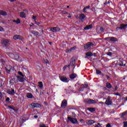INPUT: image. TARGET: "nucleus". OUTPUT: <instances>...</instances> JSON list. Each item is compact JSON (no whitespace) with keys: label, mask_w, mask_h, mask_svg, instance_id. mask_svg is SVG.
<instances>
[{"label":"nucleus","mask_w":127,"mask_h":127,"mask_svg":"<svg viewBox=\"0 0 127 127\" xmlns=\"http://www.w3.org/2000/svg\"><path fill=\"white\" fill-rule=\"evenodd\" d=\"M67 120L70 122L71 124H73V125H79V123H78V120L76 118H73L71 117H68Z\"/></svg>","instance_id":"nucleus-3"},{"label":"nucleus","mask_w":127,"mask_h":127,"mask_svg":"<svg viewBox=\"0 0 127 127\" xmlns=\"http://www.w3.org/2000/svg\"><path fill=\"white\" fill-rule=\"evenodd\" d=\"M81 86L84 87V89H90V87H89V85L88 84V83L85 82V84H81Z\"/></svg>","instance_id":"nucleus-21"},{"label":"nucleus","mask_w":127,"mask_h":127,"mask_svg":"<svg viewBox=\"0 0 127 127\" xmlns=\"http://www.w3.org/2000/svg\"><path fill=\"white\" fill-rule=\"evenodd\" d=\"M8 108H9V109H10L11 110H14V108H13V106L10 105L8 106Z\"/></svg>","instance_id":"nucleus-43"},{"label":"nucleus","mask_w":127,"mask_h":127,"mask_svg":"<svg viewBox=\"0 0 127 127\" xmlns=\"http://www.w3.org/2000/svg\"><path fill=\"white\" fill-rule=\"evenodd\" d=\"M19 109V108H18V109H15V108H14L13 110L15 113L18 112V110Z\"/></svg>","instance_id":"nucleus-50"},{"label":"nucleus","mask_w":127,"mask_h":127,"mask_svg":"<svg viewBox=\"0 0 127 127\" xmlns=\"http://www.w3.org/2000/svg\"><path fill=\"white\" fill-rule=\"evenodd\" d=\"M123 124H124V126H123L124 127H127V121L124 122Z\"/></svg>","instance_id":"nucleus-39"},{"label":"nucleus","mask_w":127,"mask_h":127,"mask_svg":"<svg viewBox=\"0 0 127 127\" xmlns=\"http://www.w3.org/2000/svg\"><path fill=\"white\" fill-rule=\"evenodd\" d=\"M76 48H77V47L76 46H74L73 47H71L70 48V50L72 51V50H75V49H76Z\"/></svg>","instance_id":"nucleus-47"},{"label":"nucleus","mask_w":127,"mask_h":127,"mask_svg":"<svg viewBox=\"0 0 127 127\" xmlns=\"http://www.w3.org/2000/svg\"><path fill=\"white\" fill-rule=\"evenodd\" d=\"M67 105H68V102H67L66 99H64L62 102L61 107V108H62V109H65V108L67 107Z\"/></svg>","instance_id":"nucleus-6"},{"label":"nucleus","mask_w":127,"mask_h":127,"mask_svg":"<svg viewBox=\"0 0 127 127\" xmlns=\"http://www.w3.org/2000/svg\"><path fill=\"white\" fill-rule=\"evenodd\" d=\"M118 65L119 66H123L125 67V66H126V64H124V62H123V61H120L118 63Z\"/></svg>","instance_id":"nucleus-27"},{"label":"nucleus","mask_w":127,"mask_h":127,"mask_svg":"<svg viewBox=\"0 0 127 127\" xmlns=\"http://www.w3.org/2000/svg\"><path fill=\"white\" fill-rule=\"evenodd\" d=\"M111 38H112V37H107L105 38V40H106L107 41H111Z\"/></svg>","instance_id":"nucleus-37"},{"label":"nucleus","mask_w":127,"mask_h":127,"mask_svg":"<svg viewBox=\"0 0 127 127\" xmlns=\"http://www.w3.org/2000/svg\"><path fill=\"white\" fill-rule=\"evenodd\" d=\"M82 11L83 12H84V13H87V11L86 10V9L85 7L83 9Z\"/></svg>","instance_id":"nucleus-52"},{"label":"nucleus","mask_w":127,"mask_h":127,"mask_svg":"<svg viewBox=\"0 0 127 127\" xmlns=\"http://www.w3.org/2000/svg\"><path fill=\"white\" fill-rule=\"evenodd\" d=\"M59 78L61 81H62V82H64V83H68V82H69V81H68V78H67L66 76H60Z\"/></svg>","instance_id":"nucleus-7"},{"label":"nucleus","mask_w":127,"mask_h":127,"mask_svg":"<svg viewBox=\"0 0 127 127\" xmlns=\"http://www.w3.org/2000/svg\"><path fill=\"white\" fill-rule=\"evenodd\" d=\"M39 87L40 88V89L43 88V83H42V82H39Z\"/></svg>","instance_id":"nucleus-30"},{"label":"nucleus","mask_w":127,"mask_h":127,"mask_svg":"<svg viewBox=\"0 0 127 127\" xmlns=\"http://www.w3.org/2000/svg\"><path fill=\"white\" fill-rule=\"evenodd\" d=\"M87 111L91 112V113H94V112L96 111V109L94 108H92V107L88 108Z\"/></svg>","instance_id":"nucleus-20"},{"label":"nucleus","mask_w":127,"mask_h":127,"mask_svg":"<svg viewBox=\"0 0 127 127\" xmlns=\"http://www.w3.org/2000/svg\"><path fill=\"white\" fill-rule=\"evenodd\" d=\"M85 55L87 57H92L93 56V53L91 52H88L85 53Z\"/></svg>","instance_id":"nucleus-22"},{"label":"nucleus","mask_w":127,"mask_h":127,"mask_svg":"<svg viewBox=\"0 0 127 127\" xmlns=\"http://www.w3.org/2000/svg\"><path fill=\"white\" fill-rule=\"evenodd\" d=\"M32 18L34 20L35 22L36 21V16L33 15V17H32Z\"/></svg>","instance_id":"nucleus-51"},{"label":"nucleus","mask_w":127,"mask_h":127,"mask_svg":"<svg viewBox=\"0 0 127 127\" xmlns=\"http://www.w3.org/2000/svg\"><path fill=\"white\" fill-rule=\"evenodd\" d=\"M94 46H95V44H94L93 42H89L84 46V49H90L91 47H94Z\"/></svg>","instance_id":"nucleus-4"},{"label":"nucleus","mask_w":127,"mask_h":127,"mask_svg":"<svg viewBox=\"0 0 127 127\" xmlns=\"http://www.w3.org/2000/svg\"><path fill=\"white\" fill-rule=\"evenodd\" d=\"M104 5H107V4H110V1H106L104 3Z\"/></svg>","instance_id":"nucleus-45"},{"label":"nucleus","mask_w":127,"mask_h":127,"mask_svg":"<svg viewBox=\"0 0 127 127\" xmlns=\"http://www.w3.org/2000/svg\"><path fill=\"white\" fill-rule=\"evenodd\" d=\"M5 69L8 74H9V73H10V70H11V67L9 66V67H5Z\"/></svg>","instance_id":"nucleus-28"},{"label":"nucleus","mask_w":127,"mask_h":127,"mask_svg":"<svg viewBox=\"0 0 127 127\" xmlns=\"http://www.w3.org/2000/svg\"><path fill=\"white\" fill-rule=\"evenodd\" d=\"M13 22H15L17 23V24H19V23H20V19L19 18H18L16 20H13Z\"/></svg>","instance_id":"nucleus-32"},{"label":"nucleus","mask_w":127,"mask_h":127,"mask_svg":"<svg viewBox=\"0 0 127 127\" xmlns=\"http://www.w3.org/2000/svg\"><path fill=\"white\" fill-rule=\"evenodd\" d=\"M0 15L5 16L6 15H7V13L6 11L0 10Z\"/></svg>","instance_id":"nucleus-18"},{"label":"nucleus","mask_w":127,"mask_h":127,"mask_svg":"<svg viewBox=\"0 0 127 127\" xmlns=\"http://www.w3.org/2000/svg\"><path fill=\"white\" fill-rule=\"evenodd\" d=\"M84 89H85V88H84L83 87H80V88H79V91L82 92L83 91H84Z\"/></svg>","instance_id":"nucleus-48"},{"label":"nucleus","mask_w":127,"mask_h":127,"mask_svg":"<svg viewBox=\"0 0 127 127\" xmlns=\"http://www.w3.org/2000/svg\"><path fill=\"white\" fill-rule=\"evenodd\" d=\"M7 94H9V95H11L12 96H13L15 94V92H14V90L13 89H8L7 90Z\"/></svg>","instance_id":"nucleus-11"},{"label":"nucleus","mask_w":127,"mask_h":127,"mask_svg":"<svg viewBox=\"0 0 127 127\" xmlns=\"http://www.w3.org/2000/svg\"><path fill=\"white\" fill-rule=\"evenodd\" d=\"M93 27V25L92 24H90V25H87L86 26L85 28H84V29L86 30H89V29H91V28H92Z\"/></svg>","instance_id":"nucleus-25"},{"label":"nucleus","mask_w":127,"mask_h":127,"mask_svg":"<svg viewBox=\"0 0 127 127\" xmlns=\"http://www.w3.org/2000/svg\"><path fill=\"white\" fill-rule=\"evenodd\" d=\"M13 39L14 40H21V41H22V38L21 37V36L19 35H15L13 36Z\"/></svg>","instance_id":"nucleus-9"},{"label":"nucleus","mask_w":127,"mask_h":127,"mask_svg":"<svg viewBox=\"0 0 127 127\" xmlns=\"http://www.w3.org/2000/svg\"><path fill=\"white\" fill-rule=\"evenodd\" d=\"M6 54L7 55H8V56H9V57H10V58H11V59H13L14 54L11 53H7Z\"/></svg>","instance_id":"nucleus-23"},{"label":"nucleus","mask_w":127,"mask_h":127,"mask_svg":"<svg viewBox=\"0 0 127 127\" xmlns=\"http://www.w3.org/2000/svg\"><path fill=\"white\" fill-rule=\"evenodd\" d=\"M1 43L3 45L4 47H8L10 44V41L8 39H3L1 40Z\"/></svg>","instance_id":"nucleus-2"},{"label":"nucleus","mask_w":127,"mask_h":127,"mask_svg":"<svg viewBox=\"0 0 127 127\" xmlns=\"http://www.w3.org/2000/svg\"><path fill=\"white\" fill-rule=\"evenodd\" d=\"M18 82L21 83H24L25 82V79L19 75L16 76V77H13L9 80V83L13 85V84H17Z\"/></svg>","instance_id":"nucleus-1"},{"label":"nucleus","mask_w":127,"mask_h":127,"mask_svg":"<svg viewBox=\"0 0 127 127\" xmlns=\"http://www.w3.org/2000/svg\"><path fill=\"white\" fill-rule=\"evenodd\" d=\"M50 29L53 32H59L60 31V28L59 27H51Z\"/></svg>","instance_id":"nucleus-8"},{"label":"nucleus","mask_w":127,"mask_h":127,"mask_svg":"<svg viewBox=\"0 0 127 127\" xmlns=\"http://www.w3.org/2000/svg\"><path fill=\"white\" fill-rule=\"evenodd\" d=\"M0 31H4V29L2 27H0Z\"/></svg>","instance_id":"nucleus-53"},{"label":"nucleus","mask_w":127,"mask_h":127,"mask_svg":"<svg viewBox=\"0 0 127 127\" xmlns=\"http://www.w3.org/2000/svg\"><path fill=\"white\" fill-rule=\"evenodd\" d=\"M2 99V93H1V92H0V101Z\"/></svg>","instance_id":"nucleus-49"},{"label":"nucleus","mask_w":127,"mask_h":127,"mask_svg":"<svg viewBox=\"0 0 127 127\" xmlns=\"http://www.w3.org/2000/svg\"><path fill=\"white\" fill-rule=\"evenodd\" d=\"M10 100V98H9V97H7L6 100L5 101L6 102H9V100Z\"/></svg>","instance_id":"nucleus-57"},{"label":"nucleus","mask_w":127,"mask_h":127,"mask_svg":"<svg viewBox=\"0 0 127 127\" xmlns=\"http://www.w3.org/2000/svg\"><path fill=\"white\" fill-rule=\"evenodd\" d=\"M110 41H111V42H118L119 40H118V39L115 37H111Z\"/></svg>","instance_id":"nucleus-16"},{"label":"nucleus","mask_w":127,"mask_h":127,"mask_svg":"<svg viewBox=\"0 0 127 127\" xmlns=\"http://www.w3.org/2000/svg\"><path fill=\"white\" fill-rule=\"evenodd\" d=\"M106 87L108 89H112L113 88L112 84L110 82L106 83Z\"/></svg>","instance_id":"nucleus-24"},{"label":"nucleus","mask_w":127,"mask_h":127,"mask_svg":"<svg viewBox=\"0 0 127 127\" xmlns=\"http://www.w3.org/2000/svg\"><path fill=\"white\" fill-rule=\"evenodd\" d=\"M62 14H68V12H67V11H62Z\"/></svg>","instance_id":"nucleus-42"},{"label":"nucleus","mask_w":127,"mask_h":127,"mask_svg":"<svg viewBox=\"0 0 127 127\" xmlns=\"http://www.w3.org/2000/svg\"><path fill=\"white\" fill-rule=\"evenodd\" d=\"M115 87V88L114 89V92H116V91L118 90V86L116 85Z\"/></svg>","instance_id":"nucleus-60"},{"label":"nucleus","mask_w":127,"mask_h":127,"mask_svg":"<svg viewBox=\"0 0 127 127\" xmlns=\"http://www.w3.org/2000/svg\"><path fill=\"white\" fill-rule=\"evenodd\" d=\"M72 51H71V49H67L65 51L66 53H70Z\"/></svg>","instance_id":"nucleus-38"},{"label":"nucleus","mask_w":127,"mask_h":127,"mask_svg":"<svg viewBox=\"0 0 127 127\" xmlns=\"http://www.w3.org/2000/svg\"><path fill=\"white\" fill-rule=\"evenodd\" d=\"M25 122H26V120H24V119L21 120V124H24V123H25Z\"/></svg>","instance_id":"nucleus-44"},{"label":"nucleus","mask_w":127,"mask_h":127,"mask_svg":"<svg viewBox=\"0 0 127 127\" xmlns=\"http://www.w3.org/2000/svg\"><path fill=\"white\" fill-rule=\"evenodd\" d=\"M88 124L89 125H93V124H95V121H94L93 120H89L88 121Z\"/></svg>","instance_id":"nucleus-34"},{"label":"nucleus","mask_w":127,"mask_h":127,"mask_svg":"<svg viewBox=\"0 0 127 127\" xmlns=\"http://www.w3.org/2000/svg\"><path fill=\"white\" fill-rule=\"evenodd\" d=\"M107 55H108L109 56H112V53L111 52L107 53Z\"/></svg>","instance_id":"nucleus-59"},{"label":"nucleus","mask_w":127,"mask_h":127,"mask_svg":"<svg viewBox=\"0 0 127 127\" xmlns=\"http://www.w3.org/2000/svg\"><path fill=\"white\" fill-rule=\"evenodd\" d=\"M35 23L37 24V25H39L40 24V22H37L36 21H35Z\"/></svg>","instance_id":"nucleus-64"},{"label":"nucleus","mask_w":127,"mask_h":127,"mask_svg":"<svg viewBox=\"0 0 127 127\" xmlns=\"http://www.w3.org/2000/svg\"><path fill=\"white\" fill-rule=\"evenodd\" d=\"M90 6H90V5H88V6H86V7H85L84 8H85L86 9H90Z\"/></svg>","instance_id":"nucleus-55"},{"label":"nucleus","mask_w":127,"mask_h":127,"mask_svg":"<svg viewBox=\"0 0 127 127\" xmlns=\"http://www.w3.org/2000/svg\"><path fill=\"white\" fill-rule=\"evenodd\" d=\"M67 69V65H64V66L63 67V70L65 71Z\"/></svg>","instance_id":"nucleus-54"},{"label":"nucleus","mask_w":127,"mask_h":127,"mask_svg":"<svg viewBox=\"0 0 127 127\" xmlns=\"http://www.w3.org/2000/svg\"><path fill=\"white\" fill-rule=\"evenodd\" d=\"M44 62L46 64H49V61L47 59L44 60Z\"/></svg>","instance_id":"nucleus-41"},{"label":"nucleus","mask_w":127,"mask_h":127,"mask_svg":"<svg viewBox=\"0 0 127 127\" xmlns=\"http://www.w3.org/2000/svg\"><path fill=\"white\" fill-rule=\"evenodd\" d=\"M0 62L1 63H2V64H4L5 63V61H4V60H3L2 59L0 60Z\"/></svg>","instance_id":"nucleus-40"},{"label":"nucleus","mask_w":127,"mask_h":127,"mask_svg":"<svg viewBox=\"0 0 127 127\" xmlns=\"http://www.w3.org/2000/svg\"><path fill=\"white\" fill-rule=\"evenodd\" d=\"M18 74L20 75V76H21V78H24L23 77H24V75H23V74H22V72H21V71H18Z\"/></svg>","instance_id":"nucleus-36"},{"label":"nucleus","mask_w":127,"mask_h":127,"mask_svg":"<svg viewBox=\"0 0 127 127\" xmlns=\"http://www.w3.org/2000/svg\"><path fill=\"white\" fill-rule=\"evenodd\" d=\"M34 108H41V105L39 103H34Z\"/></svg>","instance_id":"nucleus-26"},{"label":"nucleus","mask_w":127,"mask_h":127,"mask_svg":"<svg viewBox=\"0 0 127 127\" xmlns=\"http://www.w3.org/2000/svg\"><path fill=\"white\" fill-rule=\"evenodd\" d=\"M115 95H116V96H121V94L119 92L115 93Z\"/></svg>","instance_id":"nucleus-61"},{"label":"nucleus","mask_w":127,"mask_h":127,"mask_svg":"<svg viewBox=\"0 0 127 127\" xmlns=\"http://www.w3.org/2000/svg\"><path fill=\"white\" fill-rule=\"evenodd\" d=\"M84 103L85 104H96L97 103V101L95 100H94L93 99H85L84 100Z\"/></svg>","instance_id":"nucleus-5"},{"label":"nucleus","mask_w":127,"mask_h":127,"mask_svg":"<svg viewBox=\"0 0 127 127\" xmlns=\"http://www.w3.org/2000/svg\"><path fill=\"white\" fill-rule=\"evenodd\" d=\"M120 29H122L121 27H118L117 28V30H120Z\"/></svg>","instance_id":"nucleus-63"},{"label":"nucleus","mask_w":127,"mask_h":127,"mask_svg":"<svg viewBox=\"0 0 127 127\" xmlns=\"http://www.w3.org/2000/svg\"><path fill=\"white\" fill-rule=\"evenodd\" d=\"M106 127H112V126H111V124H107V125H106Z\"/></svg>","instance_id":"nucleus-56"},{"label":"nucleus","mask_w":127,"mask_h":127,"mask_svg":"<svg viewBox=\"0 0 127 127\" xmlns=\"http://www.w3.org/2000/svg\"><path fill=\"white\" fill-rule=\"evenodd\" d=\"M27 97L28 99H34V97H33V95L31 93H27Z\"/></svg>","instance_id":"nucleus-19"},{"label":"nucleus","mask_w":127,"mask_h":127,"mask_svg":"<svg viewBox=\"0 0 127 127\" xmlns=\"http://www.w3.org/2000/svg\"><path fill=\"white\" fill-rule=\"evenodd\" d=\"M32 33L35 36H38V35H39V33L38 32H36L35 31H32Z\"/></svg>","instance_id":"nucleus-29"},{"label":"nucleus","mask_w":127,"mask_h":127,"mask_svg":"<svg viewBox=\"0 0 127 127\" xmlns=\"http://www.w3.org/2000/svg\"><path fill=\"white\" fill-rule=\"evenodd\" d=\"M75 64H76V60H71V61H70L69 64L71 67H73L74 66V67H73V69L75 68V67H76V65H75Z\"/></svg>","instance_id":"nucleus-12"},{"label":"nucleus","mask_w":127,"mask_h":127,"mask_svg":"<svg viewBox=\"0 0 127 127\" xmlns=\"http://www.w3.org/2000/svg\"><path fill=\"white\" fill-rule=\"evenodd\" d=\"M106 77L107 78V80H110V76L108 75H106Z\"/></svg>","instance_id":"nucleus-58"},{"label":"nucleus","mask_w":127,"mask_h":127,"mask_svg":"<svg viewBox=\"0 0 127 127\" xmlns=\"http://www.w3.org/2000/svg\"><path fill=\"white\" fill-rule=\"evenodd\" d=\"M20 16L22 18H25L26 17V14L24 12H20Z\"/></svg>","instance_id":"nucleus-17"},{"label":"nucleus","mask_w":127,"mask_h":127,"mask_svg":"<svg viewBox=\"0 0 127 127\" xmlns=\"http://www.w3.org/2000/svg\"><path fill=\"white\" fill-rule=\"evenodd\" d=\"M27 109H29V110H32L34 109V103H32L31 104H29L27 106Z\"/></svg>","instance_id":"nucleus-15"},{"label":"nucleus","mask_w":127,"mask_h":127,"mask_svg":"<svg viewBox=\"0 0 127 127\" xmlns=\"http://www.w3.org/2000/svg\"><path fill=\"white\" fill-rule=\"evenodd\" d=\"M86 17V16L85 15V14H84V13H81L79 15V19L80 20H81V21H84V19H85Z\"/></svg>","instance_id":"nucleus-13"},{"label":"nucleus","mask_w":127,"mask_h":127,"mask_svg":"<svg viewBox=\"0 0 127 127\" xmlns=\"http://www.w3.org/2000/svg\"><path fill=\"white\" fill-rule=\"evenodd\" d=\"M105 104L107 106H110L112 105V101H111V97L108 96L107 98L106 99V100L105 101Z\"/></svg>","instance_id":"nucleus-10"},{"label":"nucleus","mask_w":127,"mask_h":127,"mask_svg":"<svg viewBox=\"0 0 127 127\" xmlns=\"http://www.w3.org/2000/svg\"><path fill=\"white\" fill-rule=\"evenodd\" d=\"M100 31H101V32H104V27H100Z\"/></svg>","instance_id":"nucleus-46"},{"label":"nucleus","mask_w":127,"mask_h":127,"mask_svg":"<svg viewBox=\"0 0 127 127\" xmlns=\"http://www.w3.org/2000/svg\"><path fill=\"white\" fill-rule=\"evenodd\" d=\"M16 61L18 60L19 59V55L17 54L14 55V58Z\"/></svg>","instance_id":"nucleus-31"},{"label":"nucleus","mask_w":127,"mask_h":127,"mask_svg":"<svg viewBox=\"0 0 127 127\" xmlns=\"http://www.w3.org/2000/svg\"><path fill=\"white\" fill-rule=\"evenodd\" d=\"M96 71L97 75H100V74H102V71H101V70L96 69Z\"/></svg>","instance_id":"nucleus-35"},{"label":"nucleus","mask_w":127,"mask_h":127,"mask_svg":"<svg viewBox=\"0 0 127 127\" xmlns=\"http://www.w3.org/2000/svg\"><path fill=\"white\" fill-rule=\"evenodd\" d=\"M77 74L75 73H73L72 74L69 75V78L70 79H71V80H73V79H75V78H77Z\"/></svg>","instance_id":"nucleus-14"},{"label":"nucleus","mask_w":127,"mask_h":127,"mask_svg":"<svg viewBox=\"0 0 127 127\" xmlns=\"http://www.w3.org/2000/svg\"><path fill=\"white\" fill-rule=\"evenodd\" d=\"M93 56H94V57H97V53H93Z\"/></svg>","instance_id":"nucleus-62"},{"label":"nucleus","mask_w":127,"mask_h":127,"mask_svg":"<svg viewBox=\"0 0 127 127\" xmlns=\"http://www.w3.org/2000/svg\"><path fill=\"white\" fill-rule=\"evenodd\" d=\"M127 26V24H121L120 27H121V29H125Z\"/></svg>","instance_id":"nucleus-33"}]
</instances>
